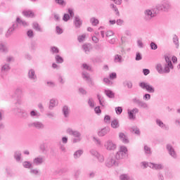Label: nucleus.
<instances>
[{
  "mask_svg": "<svg viewBox=\"0 0 180 180\" xmlns=\"http://www.w3.org/2000/svg\"><path fill=\"white\" fill-rule=\"evenodd\" d=\"M85 37H86V35L85 34H83L82 35H79L77 37V40H78L79 43H82V41H84V40H85Z\"/></svg>",
  "mask_w": 180,
  "mask_h": 180,
  "instance_id": "3c124183",
  "label": "nucleus"
},
{
  "mask_svg": "<svg viewBox=\"0 0 180 180\" xmlns=\"http://www.w3.org/2000/svg\"><path fill=\"white\" fill-rule=\"evenodd\" d=\"M90 153L91 154V155H93L94 157H96L99 154V153H98V151H96V150L91 149L90 150Z\"/></svg>",
  "mask_w": 180,
  "mask_h": 180,
  "instance_id": "69168bd1",
  "label": "nucleus"
},
{
  "mask_svg": "<svg viewBox=\"0 0 180 180\" xmlns=\"http://www.w3.org/2000/svg\"><path fill=\"white\" fill-rule=\"evenodd\" d=\"M127 147L124 146H120L119 151L117 152L115 156L117 160H123V158H126V155H127Z\"/></svg>",
  "mask_w": 180,
  "mask_h": 180,
  "instance_id": "39448f33",
  "label": "nucleus"
},
{
  "mask_svg": "<svg viewBox=\"0 0 180 180\" xmlns=\"http://www.w3.org/2000/svg\"><path fill=\"white\" fill-rule=\"evenodd\" d=\"M22 166L24 168H32V163L29 161H25L22 162Z\"/></svg>",
  "mask_w": 180,
  "mask_h": 180,
  "instance_id": "49530a36",
  "label": "nucleus"
},
{
  "mask_svg": "<svg viewBox=\"0 0 180 180\" xmlns=\"http://www.w3.org/2000/svg\"><path fill=\"white\" fill-rule=\"evenodd\" d=\"M131 132L134 133V134L140 136V129L137 127H133L131 128Z\"/></svg>",
  "mask_w": 180,
  "mask_h": 180,
  "instance_id": "a18cd8bd",
  "label": "nucleus"
},
{
  "mask_svg": "<svg viewBox=\"0 0 180 180\" xmlns=\"http://www.w3.org/2000/svg\"><path fill=\"white\" fill-rule=\"evenodd\" d=\"M13 60L14 59L13 56H7L6 58V64H9L10 63H12Z\"/></svg>",
  "mask_w": 180,
  "mask_h": 180,
  "instance_id": "4d7b16f0",
  "label": "nucleus"
},
{
  "mask_svg": "<svg viewBox=\"0 0 180 180\" xmlns=\"http://www.w3.org/2000/svg\"><path fill=\"white\" fill-rule=\"evenodd\" d=\"M124 86H127L128 89H131L133 88V83L131 81H125L123 82Z\"/></svg>",
  "mask_w": 180,
  "mask_h": 180,
  "instance_id": "e433bc0d",
  "label": "nucleus"
},
{
  "mask_svg": "<svg viewBox=\"0 0 180 180\" xmlns=\"http://www.w3.org/2000/svg\"><path fill=\"white\" fill-rule=\"evenodd\" d=\"M30 116L31 117H33V118H35V119H38V117H40V112H39L36 110H33L30 111Z\"/></svg>",
  "mask_w": 180,
  "mask_h": 180,
  "instance_id": "c756f323",
  "label": "nucleus"
},
{
  "mask_svg": "<svg viewBox=\"0 0 180 180\" xmlns=\"http://www.w3.org/2000/svg\"><path fill=\"white\" fill-rule=\"evenodd\" d=\"M103 82H105V84H106V85H112V82H110V80L108 78H104Z\"/></svg>",
  "mask_w": 180,
  "mask_h": 180,
  "instance_id": "774afa93",
  "label": "nucleus"
},
{
  "mask_svg": "<svg viewBox=\"0 0 180 180\" xmlns=\"http://www.w3.org/2000/svg\"><path fill=\"white\" fill-rule=\"evenodd\" d=\"M14 158L17 162H22V152L20 150L14 152Z\"/></svg>",
  "mask_w": 180,
  "mask_h": 180,
  "instance_id": "b1692460",
  "label": "nucleus"
},
{
  "mask_svg": "<svg viewBox=\"0 0 180 180\" xmlns=\"http://www.w3.org/2000/svg\"><path fill=\"white\" fill-rule=\"evenodd\" d=\"M104 94L110 99H114V98H115V93L113 91H112V90L105 89L104 90Z\"/></svg>",
  "mask_w": 180,
  "mask_h": 180,
  "instance_id": "a878e982",
  "label": "nucleus"
},
{
  "mask_svg": "<svg viewBox=\"0 0 180 180\" xmlns=\"http://www.w3.org/2000/svg\"><path fill=\"white\" fill-rule=\"evenodd\" d=\"M135 60L136 61H140V60H143V56H141V53H140L139 52L136 53Z\"/></svg>",
  "mask_w": 180,
  "mask_h": 180,
  "instance_id": "5fc2aeb1",
  "label": "nucleus"
},
{
  "mask_svg": "<svg viewBox=\"0 0 180 180\" xmlns=\"http://www.w3.org/2000/svg\"><path fill=\"white\" fill-rule=\"evenodd\" d=\"M120 180H136L134 178H130L129 174H122L120 175Z\"/></svg>",
  "mask_w": 180,
  "mask_h": 180,
  "instance_id": "cd10ccee",
  "label": "nucleus"
},
{
  "mask_svg": "<svg viewBox=\"0 0 180 180\" xmlns=\"http://www.w3.org/2000/svg\"><path fill=\"white\" fill-rule=\"evenodd\" d=\"M56 4L60 5V6H65L67 5V2L64 0H55Z\"/></svg>",
  "mask_w": 180,
  "mask_h": 180,
  "instance_id": "c03bdc74",
  "label": "nucleus"
},
{
  "mask_svg": "<svg viewBox=\"0 0 180 180\" xmlns=\"http://www.w3.org/2000/svg\"><path fill=\"white\" fill-rule=\"evenodd\" d=\"M88 105L90 106V108H95V101H94V98H89Z\"/></svg>",
  "mask_w": 180,
  "mask_h": 180,
  "instance_id": "09e8293b",
  "label": "nucleus"
},
{
  "mask_svg": "<svg viewBox=\"0 0 180 180\" xmlns=\"http://www.w3.org/2000/svg\"><path fill=\"white\" fill-rule=\"evenodd\" d=\"M136 113H139V108H135L132 110H128V116L129 120H134L136 119Z\"/></svg>",
  "mask_w": 180,
  "mask_h": 180,
  "instance_id": "ddd939ff",
  "label": "nucleus"
},
{
  "mask_svg": "<svg viewBox=\"0 0 180 180\" xmlns=\"http://www.w3.org/2000/svg\"><path fill=\"white\" fill-rule=\"evenodd\" d=\"M173 43L176 46V49H179V38H178V36L174 35L173 37Z\"/></svg>",
  "mask_w": 180,
  "mask_h": 180,
  "instance_id": "4c0bfd02",
  "label": "nucleus"
},
{
  "mask_svg": "<svg viewBox=\"0 0 180 180\" xmlns=\"http://www.w3.org/2000/svg\"><path fill=\"white\" fill-rule=\"evenodd\" d=\"M120 127V124H119V120H114L111 122V127H112V129H119Z\"/></svg>",
  "mask_w": 180,
  "mask_h": 180,
  "instance_id": "7c9ffc66",
  "label": "nucleus"
},
{
  "mask_svg": "<svg viewBox=\"0 0 180 180\" xmlns=\"http://www.w3.org/2000/svg\"><path fill=\"white\" fill-rule=\"evenodd\" d=\"M16 22L17 23H19V25H22V26H24V27H27V26H29V23H27V22L22 20L19 18H17Z\"/></svg>",
  "mask_w": 180,
  "mask_h": 180,
  "instance_id": "473e14b6",
  "label": "nucleus"
},
{
  "mask_svg": "<svg viewBox=\"0 0 180 180\" xmlns=\"http://www.w3.org/2000/svg\"><path fill=\"white\" fill-rule=\"evenodd\" d=\"M51 53H52V54H58V53H60V49L56 46H51Z\"/></svg>",
  "mask_w": 180,
  "mask_h": 180,
  "instance_id": "37998d69",
  "label": "nucleus"
},
{
  "mask_svg": "<svg viewBox=\"0 0 180 180\" xmlns=\"http://www.w3.org/2000/svg\"><path fill=\"white\" fill-rule=\"evenodd\" d=\"M139 86L140 88H141V89L147 91V92H148L149 94H154V92H155V89L154 88V86L146 82H140Z\"/></svg>",
  "mask_w": 180,
  "mask_h": 180,
  "instance_id": "423d86ee",
  "label": "nucleus"
},
{
  "mask_svg": "<svg viewBox=\"0 0 180 180\" xmlns=\"http://www.w3.org/2000/svg\"><path fill=\"white\" fill-rule=\"evenodd\" d=\"M151 99V95L150 94H145L143 95V101H150Z\"/></svg>",
  "mask_w": 180,
  "mask_h": 180,
  "instance_id": "13d9d810",
  "label": "nucleus"
},
{
  "mask_svg": "<svg viewBox=\"0 0 180 180\" xmlns=\"http://www.w3.org/2000/svg\"><path fill=\"white\" fill-rule=\"evenodd\" d=\"M119 139L122 143H124V144L129 143V138L127 137V136H126V134H124V133L120 132L119 134Z\"/></svg>",
  "mask_w": 180,
  "mask_h": 180,
  "instance_id": "412c9836",
  "label": "nucleus"
},
{
  "mask_svg": "<svg viewBox=\"0 0 180 180\" xmlns=\"http://www.w3.org/2000/svg\"><path fill=\"white\" fill-rule=\"evenodd\" d=\"M149 166H150V168H151L152 169H156L157 171L160 169H164V165L161 163H159V164L150 163Z\"/></svg>",
  "mask_w": 180,
  "mask_h": 180,
  "instance_id": "a211bd4d",
  "label": "nucleus"
},
{
  "mask_svg": "<svg viewBox=\"0 0 180 180\" xmlns=\"http://www.w3.org/2000/svg\"><path fill=\"white\" fill-rule=\"evenodd\" d=\"M79 93L81 94V95H86L87 94L86 90H85L84 88H79Z\"/></svg>",
  "mask_w": 180,
  "mask_h": 180,
  "instance_id": "338daca9",
  "label": "nucleus"
},
{
  "mask_svg": "<svg viewBox=\"0 0 180 180\" xmlns=\"http://www.w3.org/2000/svg\"><path fill=\"white\" fill-rule=\"evenodd\" d=\"M70 14L68 13H65L63 18V20H64V22H68V20L70 19Z\"/></svg>",
  "mask_w": 180,
  "mask_h": 180,
  "instance_id": "e2e57ef3",
  "label": "nucleus"
},
{
  "mask_svg": "<svg viewBox=\"0 0 180 180\" xmlns=\"http://www.w3.org/2000/svg\"><path fill=\"white\" fill-rule=\"evenodd\" d=\"M150 49L151 50H157L158 49V46L154 42L150 43Z\"/></svg>",
  "mask_w": 180,
  "mask_h": 180,
  "instance_id": "0e129e2a",
  "label": "nucleus"
},
{
  "mask_svg": "<svg viewBox=\"0 0 180 180\" xmlns=\"http://www.w3.org/2000/svg\"><path fill=\"white\" fill-rule=\"evenodd\" d=\"M39 149L41 150V153H43L44 154L47 152L46 145L44 144L40 145Z\"/></svg>",
  "mask_w": 180,
  "mask_h": 180,
  "instance_id": "603ef678",
  "label": "nucleus"
},
{
  "mask_svg": "<svg viewBox=\"0 0 180 180\" xmlns=\"http://www.w3.org/2000/svg\"><path fill=\"white\" fill-rule=\"evenodd\" d=\"M156 124H158V126H159V127L161 129H163V130H169V127L164 124V122H162V121H161L160 119L156 120Z\"/></svg>",
  "mask_w": 180,
  "mask_h": 180,
  "instance_id": "aec40b11",
  "label": "nucleus"
},
{
  "mask_svg": "<svg viewBox=\"0 0 180 180\" xmlns=\"http://www.w3.org/2000/svg\"><path fill=\"white\" fill-rule=\"evenodd\" d=\"M73 23H74L76 29H79V27H81V26H82V21L81 20V18L78 15H76L75 17Z\"/></svg>",
  "mask_w": 180,
  "mask_h": 180,
  "instance_id": "f3484780",
  "label": "nucleus"
},
{
  "mask_svg": "<svg viewBox=\"0 0 180 180\" xmlns=\"http://www.w3.org/2000/svg\"><path fill=\"white\" fill-rule=\"evenodd\" d=\"M155 15L153 13V11L146 9L143 11V20L145 22H150Z\"/></svg>",
  "mask_w": 180,
  "mask_h": 180,
  "instance_id": "1a4fd4ad",
  "label": "nucleus"
},
{
  "mask_svg": "<svg viewBox=\"0 0 180 180\" xmlns=\"http://www.w3.org/2000/svg\"><path fill=\"white\" fill-rule=\"evenodd\" d=\"M139 108H140L141 109H148V104H147V103L141 101V102H139V104H138Z\"/></svg>",
  "mask_w": 180,
  "mask_h": 180,
  "instance_id": "2f4dec72",
  "label": "nucleus"
},
{
  "mask_svg": "<svg viewBox=\"0 0 180 180\" xmlns=\"http://www.w3.org/2000/svg\"><path fill=\"white\" fill-rule=\"evenodd\" d=\"M27 36L29 37V39H33L34 37V33L33 32V30H30L27 32Z\"/></svg>",
  "mask_w": 180,
  "mask_h": 180,
  "instance_id": "8fccbe9b",
  "label": "nucleus"
},
{
  "mask_svg": "<svg viewBox=\"0 0 180 180\" xmlns=\"http://www.w3.org/2000/svg\"><path fill=\"white\" fill-rule=\"evenodd\" d=\"M59 150H60V151H62L63 153H66L67 152V149L65 148V146H64V144H63V143L59 144Z\"/></svg>",
  "mask_w": 180,
  "mask_h": 180,
  "instance_id": "864d4df0",
  "label": "nucleus"
},
{
  "mask_svg": "<svg viewBox=\"0 0 180 180\" xmlns=\"http://www.w3.org/2000/svg\"><path fill=\"white\" fill-rule=\"evenodd\" d=\"M28 127H32L37 130H44L46 125L41 121H34L28 124Z\"/></svg>",
  "mask_w": 180,
  "mask_h": 180,
  "instance_id": "0eeeda50",
  "label": "nucleus"
},
{
  "mask_svg": "<svg viewBox=\"0 0 180 180\" xmlns=\"http://www.w3.org/2000/svg\"><path fill=\"white\" fill-rule=\"evenodd\" d=\"M46 161V157L38 156L33 160L34 165H41Z\"/></svg>",
  "mask_w": 180,
  "mask_h": 180,
  "instance_id": "f8f14e48",
  "label": "nucleus"
},
{
  "mask_svg": "<svg viewBox=\"0 0 180 180\" xmlns=\"http://www.w3.org/2000/svg\"><path fill=\"white\" fill-rule=\"evenodd\" d=\"M32 27L34 29V30H37V32H42L41 27H40V25L37 22H34Z\"/></svg>",
  "mask_w": 180,
  "mask_h": 180,
  "instance_id": "ea45409f",
  "label": "nucleus"
},
{
  "mask_svg": "<svg viewBox=\"0 0 180 180\" xmlns=\"http://www.w3.org/2000/svg\"><path fill=\"white\" fill-rule=\"evenodd\" d=\"M46 116L49 119H53V117H55L56 114H54V112H49L46 113Z\"/></svg>",
  "mask_w": 180,
  "mask_h": 180,
  "instance_id": "680f3d73",
  "label": "nucleus"
},
{
  "mask_svg": "<svg viewBox=\"0 0 180 180\" xmlns=\"http://www.w3.org/2000/svg\"><path fill=\"white\" fill-rule=\"evenodd\" d=\"M56 106H58V100L56 98L51 99L49 101V109L53 110Z\"/></svg>",
  "mask_w": 180,
  "mask_h": 180,
  "instance_id": "dca6fc26",
  "label": "nucleus"
},
{
  "mask_svg": "<svg viewBox=\"0 0 180 180\" xmlns=\"http://www.w3.org/2000/svg\"><path fill=\"white\" fill-rule=\"evenodd\" d=\"M105 165L108 168H112V167H117L119 165V162H117L115 155L110 154L109 155L105 162Z\"/></svg>",
  "mask_w": 180,
  "mask_h": 180,
  "instance_id": "20e7f679",
  "label": "nucleus"
},
{
  "mask_svg": "<svg viewBox=\"0 0 180 180\" xmlns=\"http://www.w3.org/2000/svg\"><path fill=\"white\" fill-rule=\"evenodd\" d=\"M62 112L64 117L65 118L70 117V107H68V105H64L62 108Z\"/></svg>",
  "mask_w": 180,
  "mask_h": 180,
  "instance_id": "6ab92c4d",
  "label": "nucleus"
},
{
  "mask_svg": "<svg viewBox=\"0 0 180 180\" xmlns=\"http://www.w3.org/2000/svg\"><path fill=\"white\" fill-rule=\"evenodd\" d=\"M55 60L58 64H63V63H64V58H63V57L60 56L59 55H57L55 57Z\"/></svg>",
  "mask_w": 180,
  "mask_h": 180,
  "instance_id": "58836bf2",
  "label": "nucleus"
},
{
  "mask_svg": "<svg viewBox=\"0 0 180 180\" xmlns=\"http://www.w3.org/2000/svg\"><path fill=\"white\" fill-rule=\"evenodd\" d=\"M171 9H172L171 3L168 1H163L155 6L153 12L155 13H160V12L168 13Z\"/></svg>",
  "mask_w": 180,
  "mask_h": 180,
  "instance_id": "f03ea898",
  "label": "nucleus"
},
{
  "mask_svg": "<svg viewBox=\"0 0 180 180\" xmlns=\"http://www.w3.org/2000/svg\"><path fill=\"white\" fill-rule=\"evenodd\" d=\"M82 49H83L84 53H86V54H88V53H89V51H91V50H92V44H85L82 46Z\"/></svg>",
  "mask_w": 180,
  "mask_h": 180,
  "instance_id": "bb28decb",
  "label": "nucleus"
},
{
  "mask_svg": "<svg viewBox=\"0 0 180 180\" xmlns=\"http://www.w3.org/2000/svg\"><path fill=\"white\" fill-rule=\"evenodd\" d=\"M97 158L98 161L99 162H103L105 161V157H103V155L98 154V155L96 157Z\"/></svg>",
  "mask_w": 180,
  "mask_h": 180,
  "instance_id": "de8ad7c7",
  "label": "nucleus"
},
{
  "mask_svg": "<svg viewBox=\"0 0 180 180\" xmlns=\"http://www.w3.org/2000/svg\"><path fill=\"white\" fill-rule=\"evenodd\" d=\"M166 148L167 150V153L169 154V155H171V157L172 158L176 159V158L178 157V155H176V152L175 151V149L174 148V147L172 146V145L171 144H167L166 146Z\"/></svg>",
  "mask_w": 180,
  "mask_h": 180,
  "instance_id": "9d476101",
  "label": "nucleus"
},
{
  "mask_svg": "<svg viewBox=\"0 0 180 180\" xmlns=\"http://www.w3.org/2000/svg\"><path fill=\"white\" fill-rule=\"evenodd\" d=\"M93 141L98 147H101V146H102V141H101V139L98 137L94 136L93 137Z\"/></svg>",
  "mask_w": 180,
  "mask_h": 180,
  "instance_id": "f704fd0d",
  "label": "nucleus"
},
{
  "mask_svg": "<svg viewBox=\"0 0 180 180\" xmlns=\"http://www.w3.org/2000/svg\"><path fill=\"white\" fill-rule=\"evenodd\" d=\"M165 60L166 63H165L164 68H162V65L161 63H158L155 66L158 74H169V72H171V70H174V65H172L171 58L166 56H165Z\"/></svg>",
  "mask_w": 180,
  "mask_h": 180,
  "instance_id": "f257e3e1",
  "label": "nucleus"
},
{
  "mask_svg": "<svg viewBox=\"0 0 180 180\" xmlns=\"http://www.w3.org/2000/svg\"><path fill=\"white\" fill-rule=\"evenodd\" d=\"M90 22L93 26H97V25H99V20L95 18H91L90 19Z\"/></svg>",
  "mask_w": 180,
  "mask_h": 180,
  "instance_id": "79ce46f5",
  "label": "nucleus"
},
{
  "mask_svg": "<svg viewBox=\"0 0 180 180\" xmlns=\"http://www.w3.org/2000/svg\"><path fill=\"white\" fill-rule=\"evenodd\" d=\"M11 71V63H4L1 67V73L4 75Z\"/></svg>",
  "mask_w": 180,
  "mask_h": 180,
  "instance_id": "2eb2a0df",
  "label": "nucleus"
},
{
  "mask_svg": "<svg viewBox=\"0 0 180 180\" xmlns=\"http://www.w3.org/2000/svg\"><path fill=\"white\" fill-rule=\"evenodd\" d=\"M122 58V56L117 54L115 56L114 61L115 63H122V61H123Z\"/></svg>",
  "mask_w": 180,
  "mask_h": 180,
  "instance_id": "a19ab883",
  "label": "nucleus"
},
{
  "mask_svg": "<svg viewBox=\"0 0 180 180\" xmlns=\"http://www.w3.org/2000/svg\"><path fill=\"white\" fill-rule=\"evenodd\" d=\"M82 154H84V150H78L74 153L73 157L77 160V158H79Z\"/></svg>",
  "mask_w": 180,
  "mask_h": 180,
  "instance_id": "72a5a7b5",
  "label": "nucleus"
},
{
  "mask_svg": "<svg viewBox=\"0 0 180 180\" xmlns=\"http://www.w3.org/2000/svg\"><path fill=\"white\" fill-rule=\"evenodd\" d=\"M18 25L17 24H13L12 27H11L6 34V37H10V36H12V34L13 33V32H15V29H16Z\"/></svg>",
  "mask_w": 180,
  "mask_h": 180,
  "instance_id": "393cba45",
  "label": "nucleus"
},
{
  "mask_svg": "<svg viewBox=\"0 0 180 180\" xmlns=\"http://www.w3.org/2000/svg\"><path fill=\"white\" fill-rule=\"evenodd\" d=\"M9 51V49L8 48V45L5 42H0V53H4L6 54Z\"/></svg>",
  "mask_w": 180,
  "mask_h": 180,
  "instance_id": "4be33fe9",
  "label": "nucleus"
},
{
  "mask_svg": "<svg viewBox=\"0 0 180 180\" xmlns=\"http://www.w3.org/2000/svg\"><path fill=\"white\" fill-rule=\"evenodd\" d=\"M141 100H140L139 98L135 97L132 98L133 103H135L136 105H139Z\"/></svg>",
  "mask_w": 180,
  "mask_h": 180,
  "instance_id": "052dcab7",
  "label": "nucleus"
},
{
  "mask_svg": "<svg viewBox=\"0 0 180 180\" xmlns=\"http://www.w3.org/2000/svg\"><path fill=\"white\" fill-rule=\"evenodd\" d=\"M82 78L87 82H92V78L89 76V74L86 72H82Z\"/></svg>",
  "mask_w": 180,
  "mask_h": 180,
  "instance_id": "c85d7f7f",
  "label": "nucleus"
},
{
  "mask_svg": "<svg viewBox=\"0 0 180 180\" xmlns=\"http://www.w3.org/2000/svg\"><path fill=\"white\" fill-rule=\"evenodd\" d=\"M104 147L108 151H115L117 146L112 140H108L105 142Z\"/></svg>",
  "mask_w": 180,
  "mask_h": 180,
  "instance_id": "6e6552de",
  "label": "nucleus"
},
{
  "mask_svg": "<svg viewBox=\"0 0 180 180\" xmlns=\"http://www.w3.org/2000/svg\"><path fill=\"white\" fill-rule=\"evenodd\" d=\"M27 77L32 81L36 82L37 81V75H36V71L34 69H30L27 73Z\"/></svg>",
  "mask_w": 180,
  "mask_h": 180,
  "instance_id": "9b49d317",
  "label": "nucleus"
},
{
  "mask_svg": "<svg viewBox=\"0 0 180 180\" xmlns=\"http://www.w3.org/2000/svg\"><path fill=\"white\" fill-rule=\"evenodd\" d=\"M22 94H23V91L22 90V88L17 87L14 91V95L12 96V98H22Z\"/></svg>",
  "mask_w": 180,
  "mask_h": 180,
  "instance_id": "5701e85b",
  "label": "nucleus"
},
{
  "mask_svg": "<svg viewBox=\"0 0 180 180\" xmlns=\"http://www.w3.org/2000/svg\"><path fill=\"white\" fill-rule=\"evenodd\" d=\"M110 131V128L106 127L101 129H99L97 132V134L99 137H103L106 136V134H108Z\"/></svg>",
  "mask_w": 180,
  "mask_h": 180,
  "instance_id": "4468645a",
  "label": "nucleus"
},
{
  "mask_svg": "<svg viewBox=\"0 0 180 180\" xmlns=\"http://www.w3.org/2000/svg\"><path fill=\"white\" fill-rule=\"evenodd\" d=\"M144 151L146 154H151V148L148 146H144Z\"/></svg>",
  "mask_w": 180,
  "mask_h": 180,
  "instance_id": "bf43d9fd",
  "label": "nucleus"
},
{
  "mask_svg": "<svg viewBox=\"0 0 180 180\" xmlns=\"http://www.w3.org/2000/svg\"><path fill=\"white\" fill-rule=\"evenodd\" d=\"M66 133L69 134V136H74L75 139H72V143L74 144L76 143H79V141L82 140V134L79 131L73 130L71 128H68L66 129Z\"/></svg>",
  "mask_w": 180,
  "mask_h": 180,
  "instance_id": "7ed1b4c3",
  "label": "nucleus"
},
{
  "mask_svg": "<svg viewBox=\"0 0 180 180\" xmlns=\"http://www.w3.org/2000/svg\"><path fill=\"white\" fill-rule=\"evenodd\" d=\"M115 112L117 115H122V112H123V108H122V107H116Z\"/></svg>",
  "mask_w": 180,
  "mask_h": 180,
  "instance_id": "6e6d98bb",
  "label": "nucleus"
},
{
  "mask_svg": "<svg viewBox=\"0 0 180 180\" xmlns=\"http://www.w3.org/2000/svg\"><path fill=\"white\" fill-rule=\"evenodd\" d=\"M22 14L24 16H26V18H33V12L32 11H24L22 12Z\"/></svg>",
  "mask_w": 180,
  "mask_h": 180,
  "instance_id": "c9c22d12",
  "label": "nucleus"
}]
</instances>
